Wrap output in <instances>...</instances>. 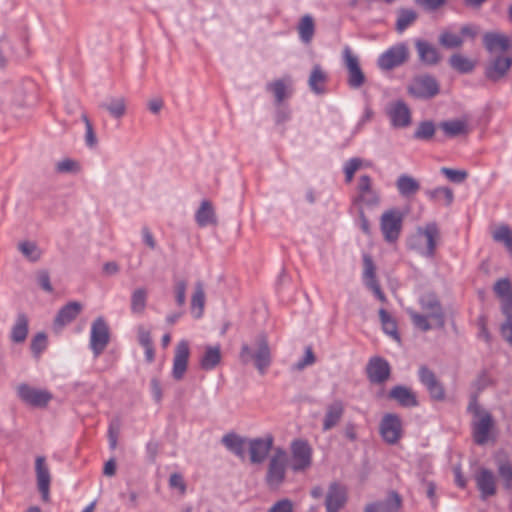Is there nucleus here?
I'll list each match as a JSON object with an SVG mask.
<instances>
[{
    "instance_id": "1",
    "label": "nucleus",
    "mask_w": 512,
    "mask_h": 512,
    "mask_svg": "<svg viewBox=\"0 0 512 512\" xmlns=\"http://www.w3.org/2000/svg\"><path fill=\"white\" fill-rule=\"evenodd\" d=\"M243 364L253 361L255 368L261 375H264L272 363V355L268 340L265 335H258L253 346L247 343L242 344L239 354Z\"/></svg>"
},
{
    "instance_id": "2",
    "label": "nucleus",
    "mask_w": 512,
    "mask_h": 512,
    "mask_svg": "<svg viewBox=\"0 0 512 512\" xmlns=\"http://www.w3.org/2000/svg\"><path fill=\"white\" fill-rule=\"evenodd\" d=\"M287 469V454L277 449L270 458L266 473V483L271 489H278L284 482Z\"/></svg>"
},
{
    "instance_id": "3",
    "label": "nucleus",
    "mask_w": 512,
    "mask_h": 512,
    "mask_svg": "<svg viewBox=\"0 0 512 512\" xmlns=\"http://www.w3.org/2000/svg\"><path fill=\"white\" fill-rule=\"evenodd\" d=\"M468 409L474 414L473 435L477 444L483 445L488 441L489 432L493 426L491 415L480 409L475 401L471 402Z\"/></svg>"
},
{
    "instance_id": "4",
    "label": "nucleus",
    "mask_w": 512,
    "mask_h": 512,
    "mask_svg": "<svg viewBox=\"0 0 512 512\" xmlns=\"http://www.w3.org/2000/svg\"><path fill=\"white\" fill-rule=\"evenodd\" d=\"M417 238L425 239V246L411 243L410 247L417 250L422 256L431 258L434 256L437 246V240L440 237L438 225L435 222L427 223L424 227H418L416 230Z\"/></svg>"
},
{
    "instance_id": "5",
    "label": "nucleus",
    "mask_w": 512,
    "mask_h": 512,
    "mask_svg": "<svg viewBox=\"0 0 512 512\" xmlns=\"http://www.w3.org/2000/svg\"><path fill=\"white\" fill-rule=\"evenodd\" d=\"M409 58V50L405 43H398L385 52L377 60L378 67L383 71H389L404 64Z\"/></svg>"
},
{
    "instance_id": "6",
    "label": "nucleus",
    "mask_w": 512,
    "mask_h": 512,
    "mask_svg": "<svg viewBox=\"0 0 512 512\" xmlns=\"http://www.w3.org/2000/svg\"><path fill=\"white\" fill-rule=\"evenodd\" d=\"M404 214L397 209L385 211L380 219V228L387 242H395L401 232Z\"/></svg>"
},
{
    "instance_id": "7",
    "label": "nucleus",
    "mask_w": 512,
    "mask_h": 512,
    "mask_svg": "<svg viewBox=\"0 0 512 512\" xmlns=\"http://www.w3.org/2000/svg\"><path fill=\"white\" fill-rule=\"evenodd\" d=\"M408 93L415 98L429 99L439 93L437 80L430 75L415 77L408 86Z\"/></svg>"
},
{
    "instance_id": "8",
    "label": "nucleus",
    "mask_w": 512,
    "mask_h": 512,
    "mask_svg": "<svg viewBox=\"0 0 512 512\" xmlns=\"http://www.w3.org/2000/svg\"><path fill=\"white\" fill-rule=\"evenodd\" d=\"M390 124L394 128H406L412 122V114L403 100L391 101L385 108Z\"/></svg>"
},
{
    "instance_id": "9",
    "label": "nucleus",
    "mask_w": 512,
    "mask_h": 512,
    "mask_svg": "<svg viewBox=\"0 0 512 512\" xmlns=\"http://www.w3.org/2000/svg\"><path fill=\"white\" fill-rule=\"evenodd\" d=\"M342 56L344 65L348 71V85L353 89L360 88L364 84L366 78L361 70L357 55L352 52L350 47L346 46L343 49Z\"/></svg>"
},
{
    "instance_id": "10",
    "label": "nucleus",
    "mask_w": 512,
    "mask_h": 512,
    "mask_svg": "<svg viewBox=\"0 0 512 512\" xmlns=\"http://www.w3.org/2000/svg\"><path fill=\"white\" fill-rule=\"evenodd\" d=\"M17 396L24 403L33 407H44L52 399L51 393L22 383L16 387Z\"/></svg>"
},
{
    "instance_id": "11",
    "label": "nucleus",
    "mask_w": 512,
    "mask_h": 512,
    "mask_svg": "<svg viewBox=\"0 0 512 512\" xmlns=\"http://www.w3.org/2000/svg\"><path fill=\"white\" fill-rule=\"evenodd\" d=\"M109 328L102 317L97 318L91 326L90 348L95 357H98L109 343Z\"/></svg>"
},
{
    "instance_id": "12",
    "label": "nucleus",
    "mask_w": 512,
    "mask_h": 512,
    "mask_svg": "<svg viewBox=\"0 0 512 512\" xmlns=\"http://www.w3.org/2000/svg\"><path fill=\"white\" fill-rule=\"evenodd\" d=\"M421 309L429 316L436 327L443 328L445 325V314L439 299L433 293L424 294L420 297Z\"/></svg>"
},
{
    "instance_id": "13",
    "label": "nucleus",
    "mask_w": 512,
    "mask_h": 512,
    "mask_svg": "<svg viewBox=\"0 0 512 512\" xmlns=\"http://www.w3.org/2000/svg\"><path fill=\"white\" fill-rule=\"evenodd\" d=\"M292 469L295 472L304 471L311 466L312 449L309 444L302 440L292 443Z\"/></svg>"
},
{
    "instance_id": "14",
    "label": "nucleus",
    "mask_w": 512,
    "mask_h": 512,
    "mask_svg": "<svg viewBox=\"0 0 512 512\" xmlns=\"http://www.w3.org/2000/svg\"><path fill=\"white\" fill-rule=\"evenodd\" d=\"M380 433L385 442L395 444L402 436V423L396 414H386L380 423Z\"/></svg>"
},
{
    "instance_id": "15",
    "label": "nucleus",
    "mask_w": 512,
    "mask_h": 512,
    "mask_svg": "<svg viewBox=\"0 0 512 512\" xmlns=\"http://www.w3.org/2000/svg\"><path fill=\"white\" fill-rule=\"evenodd\" d=\"M190 356V348L187 340H181L175 348L173 358L172 377L179 381L183 379L187 368Z\"/></svg>"
},
{
    "instance_id": "16",
    "label": "nucleus",
    "mask_w": 512,
    "mask_h": 512,
    "mask_svg": "<svg viewBox=\"0 0 512 512\" xmlns=\"http://www.w3.org/2000/svg\"><path fill=\"white\" fill-rule=\"evenodd\" d=\"M273 441L274 439L272 435L250 439L248 441L250 461L253 464H260L264 462L272 448Z\"/></svg>"
},
{
    "instance_id": "17",
    "label": "nucleus",
    "mask_w": 512,
    "mask_h": 512,
    "mask_svg": "<svg viewBox=\"0 0 512 512\" xmlns=\"http://www.w3.org/2000/svg\"><path fill=\"white\" fill-rule=\"evenodd\" d=\"M476 486L480 492V497L486 500L497 492L496 477L494 473L487 468H480L474 476Z\"/></svg>"
},
{
    "instance_id": "18",
    "label": "nucleus",
    "mask_w": 512,
    "mask_h": 512,
    "mask_svg": "<svg viewBox=\"0 0 512 512\" xmlns=\"http://www.w3.org/2000/svg\"><path fill=\"white\" fill-rule=\"evenodd\" d=\"M347 501V491L346 488L337 483L333 482L329 485L326 498H325V506L327 512H339L342 509Z\"/></svg>"
},
{
    "instance_id": "19",
    "label": "nucleus",
    "mask_w": 512,
    "mask_h": 512,
    "mask_svg": "<svg viewBox=\"0 0 512 512\" xmlns=\"http://www.w3.org/2000/svg\"><path fill=\"white\" fill-rule=\"evenodd\" d=\"M368 379L375 384H382L390 377L391 368L385 359L373 357L367 364Z\"/></svg>"
},
{
    "instance_id": "20",
    "label": "nucleus",
    "mask_w": 512,
    "mask_h": 512,
    "mask_svg": "<svg viewBox=\"0 0 512 512\" xmlns=\"http://www.w3.org/2000/svg\"><path fill=\"white\" fill-rule=\"evenodd\" d=\"M35 471L38 490L41 493L43 501L48 502L50 499L51 475L49 468L46 464V460L43 456H38L36 458Z\"/></svg>"
},
{
    "instance_id": "21",
    "label": "nucleus",
    "mask_w": 512,
    "mask_h": 512,
    "mask_svg": "<svg viewBox=\"0 0 512 512\" xmlns=\"http://www.w3.org/2000/svg\"><path fill=\"white\" fill-rule=\"evenodd\" d=\"M512 66V57L499 55L494 57L487 65L485 75L492 81L503 78Z\"/></svg>"
},
{
    "instance_id": "22",
    "label": "nucleus",
    "mask_w": 512,
    "mask_h": 512,
    "mask_svg": "<svg viewBox=\"0 0 512 512\" xmlns=\"http://www.w3.org/2000/svg\"><path fill=\"white\" fill-rule=\"evenodd\" d=\"M344 412L345 406L341 400H335L328 404L322 420V430L327 432L335 428L342 420Z\"/></svg>"
},
{
    "instance_id": "23",
    "label": "nucleus",
    "mask_w": 512,
    "mask_h": 512,
    "mask_svg": "<svg viewBox=\"0 0 512 512\" xmlns=\"http://www.w3.org/2000/svg\"><path fill=\"white\" fill-rule=\"evenodd\" d=\"M401 504L402 499L400 495L392 491L385 500L367 505L365 512H398Z\"/></svg>"
},
{
    "instance_id": "24",
    "label": "nucleus",
    "mask_w": 512,
    "mask_h": 512,
    "mask_svg": "<svg viewBox=\"0 0 512 512\" xmlns=\"http://www.w3.org/2000/svg\"><path fill=\"white\" fill-rule=\"evenodd\" d=\"M483 44L491 54L505 52L511 47L508 37L496 32L485 33L483 35Z\"/></svg>"
},
{
    "instance_id": "25",
    "label": "nucleus",
    "mask_w": 512,
    "mask_h": 512,
    "mask_svg": "<svg viewBox=\"0 0 512 512\" xmlns=\"http://www.w3.org/2000/svg\"><path fill=\"white\" fill-rule=\"evenodd\" d=\"M415 47L419 60L422 63L426 65H436L440 61V53L433 44L425 40L417 39L415 41Z\"/></svg>"
},
{
    "instance_id": "26",
    "label": "nucleus",
    "mask_w": 512,
    "mask_h": 512,
    "mask_svg": "<svg viewBox=\"0 0 512 512\" xmlns=\"http://www.w3.org/2000/svg\"><path fill=\"white\" fill-rule=\"evenodd\" d=\"M81 311V303L76 301L67 303L59 310L54 320L55 328L62 329L64 326H66L67 324L71 323L74 319H76V317L80 314Z\"/></svg>"
},
{
    "instance_id": "27",
    "label": "nucleus",
    "mask_w": 512,
    "mask_h": 512,
    "mask_svg": "<svg viewBox=\"0 0 512 512\" xmlns=\"http://www.w3.org/2000/svg\"><path fill=\"white\" fill-rule=\"evenodd\" d=\"M328 81L327 73L322 69L319 64H315L311 70L308 86L310 90L316 95L326 93L325 85Z\"/></svg>"
},
{
    "instance_id": "28",
    "label": "nucleus",
    "mask_w": 512,
    "mask_h": 512,
    "mask_svg": "<svg viewBox=\"0 0 512 512\" xmlns=\"http://www.w3.org/2000/svg\"><path fill=\"white\" fill-rule=\"evenodd\" d=\"M246 438L235 433H227L222 437V444L240 459L245 458L246 447L248 444Z\"/></svg>"
},
{
    "instance_id": "29",
    "label": "nucleus",
    "mask_w": 512,
    "mask_h": 512,
    "mask_svg": "<svg viewBox=\"0 0 512 512\" xmlns=\"http://www.w3.org/2000/svg\"><path fill=\"white\" fill-rule=\"evenodd\" d=\"M389 397L403 407H415L418 405L416 394L410 388L402 385L393 387L389 392Z\"/></svg>"
},
{
    "instance_id": "30",
    "label": "nucleus",
    "mask_w": 512,
    "mask_h": 512,
    "mask_svg": "<svg viewBox=\"0 0 512 512\" xmlns=\"http://www.w3.org/2000/svg\"><path fill=\"white\" fill-rule=\"evenodd\" d=\"M113 118L120 119L126 114V99L123 96L108 97L100 104Z\"/></svg>"
},
{
    "instance_id": "31",
    "label": "nucleus",
    "mask_w": 512,
    "mask_h": 512,
    "mask_svg": "<svg viewBox=\"0 0 512 512\" xmlns=\"http://www.w3.org/2000/svg\"><path fill=\"white\" fill-rule=\"evenodd\" d=\"M195 220L200 227L215 225L217 223L214 208L211 202L204 200L196 211Z\"/></svg>"
},
{
    "instance_id": "32",
    "label": "nucleus",
    "mask_w": 512,
    "mask_h": 512,
    "mask_svg": "<svg viewBox=\"0 0 512 512\" xmlns=\"http://www.w3.org/2000/svg\"><path fill=\"white\" fill-rule=\"evenodd\" d=\"M440 128L447 137L453 138L466 135L469 132L468 122L465 119H453L440 123Z\"/></svg>"
},
{
    "instance_id": "33",
    "label": "nucleus",
    "mask_w": 512,
    "mask_h": 512,
    "mask_svg": "<svg viewBox=\"0 0 512 512\" xmlns=\"http://www.w3.org/2000/svg\"><path fill=\"white\" fill-rule=\"evenodd\" d=\"M221 361V349L219 345L206 346L203 356L200 359V367L203 370H213Z\"/></svg>"
},
{
    "instance_id": "34",
    "label": "nucleus",
    "mask_w": 512,
    "mask_h": 512,
    "mask_svg": "<svg viewBox=\"0 0 512 512\" xmlns=\"http://www.w3.org/2000/svg\"><path fill=\"white\" fill-rule=\"evenodd\" d=\"M290 85L291 79L287 77L268 83L266 89L273 93L276 103L281 104L291 94V92L288 91V86Z\"/></svg>"
},
{
    "instance_id": "35",
    "label": "nucleus",
    "mask_w": 512,
    "mask_h": 512,
    "mask_svg": "<svg viewBox=\"0 0 512 512\" xmlns=\"http://www.w3.org/2000/svg\"><path fill=\"white\" fill-rule=\"evenodd\" d=\"M396 187L401 196L409 197L418 192V190L420 189V184L413 177L406 174H402L398 177L396 181Z\"/></svg>"
},
{
    "instance_id": "36",
    "label": "nucleus",
    "mask_w": 512,
    "mask_h": 512,
    "mask_svg": "<svg viewBox=\"0 0 512 512\" xmlns=\"http://www.w3.org/2000/svg\"><path fill=\"white\" fill-rule=\"evenodd\" d=\"M205 306V292L202 282L195 284L194 293L191 298V313L193 317L200 318L203 315Z\"/></svg>"
},
{
    "instance_id": "37",
    "label": "nucleus",
    "mask_w": 512,
    "mask_h": 512,
    "mask_svg": "<svg viewBox=\"0 0 512 512\" xmlns=\"http://www.w3.org/2000/svg\"><path fill=\"white\" fill-rule=\"evenodd\" d=\"M27 334L28 318L24 313H19L11 329V340L15 343H22L25 341Z\"/></svg>"
},
{
    "instance_id": "38",
    "label": "nucleus",
    "mask_w": 512,
    "mask_h": 512,
    "mask_svg": "<svg viewBox=\"0 0 512 512\" xmlns=\"http://www.w3.org/2000/svg\"><path fill=\"white\" fill-rule=\"evenodd\" d=\"M298 33L303 43H310L315 32V24L313 17L309 14L304 15L298 24Z\"/></svg>"
},
{
    "instance_id": "39",
    "label": "nucleus",
    "mask_w": 512,
    "mask_h": 512,
    "mask_svg": "<svg viewBox=\"0 0 512 512\" xmlns=\"http://www.w3.org/2000/svg\"><path fill=\"white\" fill-rule=\"evenodd\" d=\"M418 14L412 9H399L397 12L396 30L399 33L404 32L417 19Z\"/></svg>"
},
{
    "instance_id": "40",
    "label": "nucleus",
    "mask_w": 512,
    "mask_h": 512,
    "mask_svg": "<svg viewBox=\"0 0 512 512\" xmlns=\"http://www.w3.org/2000/svg\"><path fill=\"white\" fill-rule=\"evenodd\" d=\"M425 194L432 201H443L446 206L451 205L454 200L453 191L448 187H437L435 189L427 190Z\"/></svg>"
},
{
    "instance_id": "41",
    "label": "nucleus",
    "mask_w": 512,
    "mask_h": 512,
    "mask_svg": "<svg viewBox=\"0 0 512 512\" xmlns=\"http://www.w3.org/2000/svg\"><path fill=\"white\" fill-rule=\"evenodd\" d=\"M497 471L505 489L512 491V464L507 459L497 460Z\"/></svg>"
},
{
    "instance_id": "42",
    "label": "nucleus",
    "mask_w": 512,
    "mask_h": 512,
    "mask_svg": "<svg viewBox=\"0 0 512 512\" xmlns=\"http://www.w3.org/2000/svg\"><path fill=\"white\" fill-rule=\"evenodd\" d=\"M147 302V290L137 288L131 295V311L133 314L141 315L144 313Z\"/></svg>"
},
{
    "instance_id": "43",
    "label": "nucleus",
    "mask_w": 512,
    "mask_h": 512,
    "mask_svg": "<svg viewBox=\"0 0 512 512\" xmlns=\"http://www.w3.org/2000/svg\"><path fill=\"white\" fill-rule=\"evenodd\" d=\"M494 241L504 244L506 249L512 254V230L508 225H500L492 234Z\"/></svg>"
},
{
    "instance_id": "44",
    "label": "nucleus",
    "mask_w": 512,
    "mask_h": 512,
    "mask_svg": "<svg viewBox=\"0 0 512 512\" xmlns=\"http://www.w3.org/2000/svg\"><path fill=\"white\" fill-rule=\"evenodd\" d=\"M435 132L436 127L432 121H422L418 124L413 137L417 140L428 141L433 138Z\"/></svg>"
},
{
    "instance_id": "45",
    "label": "nucleus",
    "mask_w": 512,
    "mask_h": 512,
    "mask_svg": "<svg viewBox=\"0 0 512 512\" xmlns=\"http://www.w3.org/2000/svg\"><path fill=\"white\" fill-rule=\"evenodd\" d=\"M449 63L453 69L460 73H469L474 69V63L467 57L460 54L452 55Z\"/></svg>"
},
{
    "instance_id": "46",
    "label": "nucleus",
    "mask_w": 512,
    "mask_h": 512,
    "mask_svg": "<svg viewBox=\"0 0 512 512\" xmlns=\"http://www.w3.org/2000/svg\"><path fill=\"white\" fill-rule=\"evenodd\" d=\"M439 43L448 49L459 48L463 45V38L445 29L439 36Z\"/></svg>"
},
{
    "instance_id": "47",
    "label": "nucleus",
    "mask_w": 512,
    "mask_h": 512,
    "mask_svg": "<svg viewBox=\"0 0 512 512\" xmlns=\"http://www.w3.org/2000/svg\"><path fill=\"white\" fill-rule=\"evenodd\" d=\"M364 271H363V281L366 287L370 285H374L378 283L376 279V268L373 263V260L368 255H364L363 257Z\"/></svg>"
},
{
    "instance_id": "48",
    "label": "nucleus",
    "mask_w": 512,
    "mask_h": 512,
    "mask_svg": "<svg viewBox=\"0 0 512 512\" xmlns=\"http://www.w3.org/2000/svg\"><path fill=\"white\" fill-rule=\"evenodd\" d=\"M18 249L28 260L32 262L38 261L42 255L41 250L34 242H21L18 245Z\"/></svg>"
},
{
    "instance_id": "49",
    "label": "nucleus",
    "mask_w": 512,
    "mask_h": 512,
    "mask_svg": "<svg viewBox=\"0 0 512 512\" xmlns=\"http://www.w3.org/2000/svg\"><path fill=\"white\" fill-rule=\"evenodd\" d=\"M407 313L409 314L413 325L420 330L426 332L432 329L433 325L431 324V320L429 316L426 314H420L412 309H407Z\"/></svg>"
},
{
    "instance_id": "50",
    "label": "nucleus",
    "mask_w": 512,
    "mask_h": 512,
    "mask_svg": "<svg viewBox=\"0 0 512 512\" xmlns=\"http://www.w3.org/2000/svg\"><path fill=\"white\" fill-rule=\"evenodd\" d=\"M81 119L85 124V144L88 148L93 149L98 144V139L96 137L95 131L93 129V125L89 120L88 116L85 113H82Z\"/></svg>"
},
{
    "instance_id": "51",
    "label": "nucleus",
    "mask_w": 512,
    "mask_h": 512,
    "mask_svg": "<svg viewBox=\"0 0 512 512\" xmlns=\"http://www.w3.org/2000/svg\"><path fill=\"white\" fill-rule=\"evenodd\" d=\"M440 171L449 181L454 183H462L468 177V173L465 170H455L442 167Z\"/></svg>"
},
{
    "instance_id": "52",
    "label": "nucleus",
    "mask_w": 512,
    "mask_h": 512,
    "mask_svg": "<svg viewBox=\"0 0 512 512\" xmlns=\"http://www.w3.org/2000/svg\"><path fill=\"white\" fill-rule=\"evenodd\" d=\"M47 347V336L44 333H38L34 336L31 341V350L36 357H39L40 354Z\"/></svg>"
},
{
    "instance_id": "53",
    "label": "nucleus",
    "mask_w": 512,
    "mask_h": 512,
    "mask_svg": "<svg viewBox=\"0 0 512 512\" xmlns=\"http://www.w3.org/2000/svg\"><path fill=\"white\" fill-rule=\"evenodd\" d=\"M315 355L311 347H306L304 357L297 363L293 364L292 369L294 371H301L307 366H311L315 363Z\"/></svg>"
},
{
    "instance_id": "54",
    "label": "nucleus",
    "mask_w": 512,
    "mask_h": 512,
    "mask_svg": "<svg viewBox=\"0 0 512 512\" xmlns=\"http://www.w3.org/2000/svg\"><path fill=\"white\" fill-rule=\"evenodd\" d=\"M187 283L185 280H177L174 284L175 300L178 306L182 307L186 303Z\"/></svg>"
},
{
    "instance_id": "55",
    "label": "nucleus",
    "mask_w": 512,
    "mask_h": 512,
    "mask_svg": "<svg viewBox=\"0 0 512 512\" xmlns=\"http://www.w3.org/2000/svg\"><path fill=\"white\" fill-rule=\"evenodd\" d=\"M495 293L504 299L512 298L511 284L507 279H500L494 286Z\"/></svg>"
},
{
    "instance_id": "56",
    "label": "nucleus",
    "mask_w": 512,
    "mask_h": 512,
    "mask_svg": "<svg viewBox=\"0 0 512 512\" xmlns=\"http://www.w3.org/2000/svg\"><path fill=\"white\" fill-rule=\"evenodd\" d=\"M56 170L59 173H73L80 171V165L76 161L66 158L57 162Z\"/></svg>"
},
{
    "instance_id": "57",
    "label": "nucleus",
    "mask_w": 512,
    "mask_h": 512,
    "mask_svg": "<svg viewBox=\"0 0 512 512\" xmlns=\"http://www.w3.org/2000/svg\"><path fill=\"white\" fill-rule=\"evenodd\" d=\"M428 390L431 398L434 400H443L445 397V391L442 384L436 378L434 381L425 386Z\"/></svg>"
},
{
    "instance_id": "58",
    "label": "nucleus",
    "mask_w": 512,
    "mask_h": 512,
    "mask_svg": "<svg viewBox=\"0 0 512 512\" xmlns=\"http://www.w3.org/2000/svg\"><path fill=\"white\" fill-rule=\"evenodd\" d=\"M120 432V423L118 420H113L108 428L109 447L115 449L117 447L118 436Z\"/></svg>"
},
{
    "instance_id": "59",
    "label": "nucleus",
    "mask_w": 512,
    "mask_h": 512,
    "mask_svg": "<svg viewBox=\"0 0 512 512\" xmlns=\"http://www.w3.org/2000/svg\"><path fill=\"white\" fill-rule=\"evenodd\" d=\"M360 202L368 205L375 206L379 203V195L376 191L371 189L369 192H365L358 196Z\"/></svg>"
},
{
    "instance_id": "60",
    "label": "nucleus",
    "mask_w": 512,
    "mask_h": 512,
    "mask_svg": "<svg viewBox=\"0 0 512 512\" xmlns=\"http://www.w3.org/2000/svg\"><path fill=\"white\" fill-rule=\"evenodd\" d=\"M269 512H293L292 502L288 499H282L276 502L270 509Z\"/></svg>"
},
{
    "instance_id": "61",
    "label": "nucleus",
    "mask_w": 512,
    "mask_h": 512,
    "mask_svg": "<svg viewBox=\"0 0 512 512\" xmlns=\"http://www.w3.org/2000/svg\"><path fill=\"white\" fill-rule=\"evenodd\" d=\"M419 379H420V382L424 386H426L429 383H431L432 381H434L436 379V376H435L434 372L431 371L429 368H427L426 366H421L419 369Z\"/></svg>"
},
{
    "instance_id": "62",
    "label": "nucleus",
    "mask_w": 512,
    "mask_h": 512,
    "mask_svg": "<svg viewBox=\"0 0 512 512\" xmlns=\"http://www.w3.org/2000/svg\"><path fill=\"white\" fill-rule=\"evenodd\" d=\"M169 485L171 488L179 489L181 493H184L186 490V485L182 475L178 473H173L169 478Z\"/></svg>"
},
{
    "instance_id": "63",
    "label": "nucleus",
    "mask_w": 512,
    "mask_h": 512,
    "mask_svg": "<svg viewBox=\"0 0 512 512\" xmlns=\"http://www.w3.org/2000/svg\"><path fill=\"white\" fill-rule=\"evenodd\" d=\"M372 189V180L368 175H362L358 182V193L359 195L369 192Z\"/></svg>"
},
{
    "instance_id": "64",
    "label": "nucleus",
    "mask_w": 512,
    "mask_h": 512,
    "mask_svg": "<svg viewBox=\"0 0 512 512\" xmlns=\"http://www.w3.org/2000/svg\"><path fill=\"white\" fill-rule=\"evenodd\" d=\"M501 335L512 346V322L506 321L501 325Z\"/></svg>"
}]
</instances>
